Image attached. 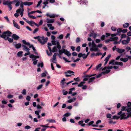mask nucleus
Returning <instances> with one entry per match:
<instances>
[{"mask_svg":"<svg viewBox=\"0 0 131 131\" xmlns=\"http://www.w3.org/2000/svg\"><path fill=\"white\" fill-rule=\"evenodd\" d=\"M101 66H96V70H102L103 72L99 74L96 75V77L99 78L101 77L102 74H105L107 73L110 72V69H112L113 68V66H108V67H105L103 68L101 67Z\"/></svg>","mask_w":131,"mask_h":131,"instance_id":"obj_1","label":"nucleus"},{"mask_svg":"<svg viewBox=\"0 0 131 131\" xmlns=\"http://www.w3.org/2000/svg\"><path fill=\"white\" fill-rule=\"evenodd\" d=\"M34 38L35 39H37L38 41L42 45L45 44L47 42L48 39L47 37L45 38L43 36L40 37L38 36L35 37Z\"/></svg>","mask_w":131,"mask_h":131,"instance_id":"obj_2","label":"nucleus"},{"mask_svg":"<svg viewBox=\"0 0 131 131\" xmlns=\"http://www.w3.org/2000/svg\"><path fill=\"white\" fill-rule=\"evenodd\" d=\"M88 45L89 47H90L92 45V47L90 48L91 51H99V49L97 48L96 46L93 41H92V43L91 42H89Z\"/></svg>","mask_w":131,"mask_h":131,"instance_id":"obj_3","label":"nucleus"},{"mask_svg":"<svg viewBox=\"0 0 131 131\" xmlns=\"http://www.w3.org/2000/svg\"><path fill=\"white\" fill-rule=\"evenodd\" d=\"M12 34V33L8 30L6 31L3 32V35L2 36V38H4L5 40H7Z\"/></svg>","mask_w":131,"mask_h":131,"instance_id":"obj_4","label":"nucleus"},{"mask_svg":"<svg viewBox=\"0 0 131 131\" xmlns=\"http://www.w3.org/2000/svg\"><path fill=\"white\" fill-rule=\"evenodd\" d=\"M118 115H120L121 119H126L128 118L129 117L131 116V115H129L128 113H122L121 111H120L118 113Z\"/></svg>","mask_w":131,"mask_h":131,"instance_id":"obj_5","label":"nucleus"},{"mask_svg":"<svg viewBox=\"0 0 131 131\" xmlns=\"http://www.w3.org/2000/svg\"><path fill=\"white\" fill-rule=\"evenodd\" d=\"M111 64L112 65H116L117 66H122L123 63L121 62L115 61L114 60H112L110 61L109 62V64Z\"/></svg>","mask_w":131,"mask_h":131,"instance_id":"obj_6","label":"nucleus"},{"mask_svg":"<svg viewBox=\"0 0 131 131\" xmlns=\"http://www.w3.org/2000/svg\"><path fill=\"white\" fill-rule=\"evenodd\" d=\"M122 111H127L128 112L131 111V106H124L122 107L121 109Z\"/></svg>","mask_w":131,"mask_h":131,"instance_id":"obj_7","label":"nucleus"},{"mask_svg":"<svg viewBox=\"0 0 131 131\" xmlns=\"http://www.w3.org/2000/svg\"><path fill=\"white\" fill-rule=\"evenodd\" d=\"M74 72L73 71L70 70H68L67 71L65 72L66 74L65 76L67 77H68L71 76L70 74L73 73Z\"/></svg>","mask_w":131,"mask_h":131,"instance_id":"obj_8","label":"nucleus"},{"mask_svg":"<svg viewBox=\"0 0 131 131\" xmlns=\"http://www.w3.org/2000/svg\"><path fill=\"white\" fill-rule=\"evenodd\" d=\"M24 9H19L17 10L16 12L17 13H20V14L21 17H22L24 14Z\"/></svg>","mask_w":131,"mask_h":131,"instance_id":"obj_9","label":"nucleus"},{"mask_svg":"<svg viewBox=\"0 0 131 131\" xmlns=\"http://www.w3.org/2000/svg\"><path fill=\"white\" fill-rule=\"evenodd\" d=\"M130 40V38L128 37H127V40H123L122 41V43L123 44H126L128 43Z\"/></svg>","mask_w":131,"mask_h":131,"instance_id":"obj_10","label":"nucleus"},{"mask_svg":"<svg viewBox=\"0 0 131 131\" xmlns=\"http://www.w3.org/2000/svg\"><path fill=\"white\" fill-rule=\"evenodd\" d=\"M48 125V124H47L46 125H40V126L43 127L41 129V131H45L46 129L47 128L50 127L49 126H47Z\"/></svg>","mask_w":131,"mask_h":131,"instance_id":"obj_11","label":"nucleus"},{"mask_svg":"<svg viewBox=\"0 0 131 131\" xmlns=\"http://www.w3.org/2000/svg\"><path fill=\"white\" fill-rule=\"evenodd\" d=\"M96 74H93L90 75H87L85 76L84 78L83 79V80L84 81H86L88 80L91 77L95 75Z\"/></svg>","mask_w":131,"mask_h":131,"instance_id":"obj_12","label":"nucleus"},{"mask_svg":"<svg viewBox=\"0 0 131 131\" xmlns=\"http://www.w3.org/2000/svg\"><path fill=\"white\" fill-rule=\"evenodd\" d=\"M111 55H109L108 56L105 58L104 61H105V62L104 64V66H105L106 64H107V62H108L109 59L111 57Z\"/></svg>","mask_w":131,"mask_h":131,"instance_id":"obj_13","label":"nucleus"},{"mask_svg":"<svg viewBox=\"0 0 131 131\" xmlns=\"http://www.w3.org/2000/svg\"><path fill=\"white\" fill-rule=\"evenodd\" d=\"M12 4V2H10L9 0H7L5 2H3V4L4 5H7L8 6L9 5H11Z\"/></svg>","mask_w":131,"mask_h":131,"instance_id":"obj_14","label":"nucleus"},{"mask_svg":"<svg viewBox=\"0 0 131 131\" xmlns=\"http://www.w3.org/2000/svg\"><path fill=\"white\" fill-rule=\"evenodd\" d=\"M13 22L14 24V26L16 28L18 29H20V27L17 24V23L14 20H13Z\"/></svg>","mask_w":131,"mask_h":131,"instance_id":"obj_15","label":"nucleus"},{"mask_svg":"<svg viewBox=\"0 0 131 131\" xmlns=\"http://www.w3.org/2000/svg\"><path fill=\"white\" fill-rule=\"evenodd\" d=\"M12 37L15 40H17L19 38V37L16 34H13L12 36Z\"/></svg>","mask_w":131,"mask_h":131,"instance_id":"obj_16","label":"nucleus"},{"mask_svg":"<svg viewBox=\"0 0 131 131\" xmlns=\"http://www.w3.org/2000/svg\"><path fill=\"white\" fill-rule=\"evenodd\" d=\"M125 51L124 49H122L117 48L116 49V51L119 53H121L124 52Z\"/></svg>","mask_w":131,"mask_h":131,"instance_id":"obj_17","label":"nucleus"},{"mask_svg":"<svg viewBox=\"0 0 131 131\" xmlns=\"http://www.w3.org/2000/svg\"><path fill=\"white\" fill-rule=\"evenodd\" d=\"M23 4L25 5L30 6L32 5L33 4L32 2H23Z\"/></svg>","mask_w":131,"mask_h":131,"instance_id":"obj_18","label":"nucleus"},{"mask_svg":"<svg viewBox=\"0 0 131 131\" xmlns=\"http://www.w3.org/2000/svg\"><path fill=\"white\" fill-rule=\"evenodd\" d=\"M47 23L48 24H49V23H53L54 22V19H47Z\"/></svg>","mask_w":131,"mask_h":131,"instance_id":"obj_19","label":"nucleus"},{"mask_svg":"<svg viewBox=\"0 0 131 131\" xmlns=\"http://www.w3.org/2000/svg\"><path fill=\"white\" fill-rule=\"evenodd\" d=\"M57 54L56 53H54L52 58V62L54 63H56V56H57Z\"/></svg>","mask_w":131,"mask_h":131,"instance_id":"obj_20","label":"nucleus"},{"mask_svg":"<svg viewBox=\"0 0 131 131\" xmlns=\"http://www.w3.org/2000/svg\"><path fill=\"white\" fill-rule=\"evenodd\" d=\"M22 47L23 48V50H24L28 52L30 50V49L25 45H23Z\"/></svg>","mask_w":131,"mask_h":131,"instance_id":"obj_21","label":"nucleus"},{"mask_svg":"<svg viewBox=\"0 0 131 131\" xmlns=\"http://www.w3.org/2000/svg\"><path fill=\"white\" fill-rule=\"evenodd\" d=\"M47 26L49 28V29L51 30H53L54 29V27L52 26V24H47Z\"/></svg>","mask_w":131,"mask_h":131,"instance_id":"obj_22","label":"nucleus"},{"mask_svg":"<svg viewBox=\"0 0 131 131\" xmlns=\"http://www.w3.org/2000/svg\"><path fill=\"white\" fill-rule=\"evenodd\" d=\"M48 48L49 49V50L50 51V54H49L48 53V50H46V52H47V53L48 55L49 56H50L52 54V53H51L52 49H51V48L49 46H48Z\"/></svg>","mask_w":131,"mask_h":131,"instance_id":"obj_23","label":"nucleus"},{"mask_svg":"<svg viewBox=\"0 0 131 131\" xmlns=\"http://www.w3.org/2000/svg\"><path fill=\"white\" fill-rule=\"evenodd\" d=\"M64 54L66 55L68 57H69L71 55V53L70 52L66 50L65 51Z\"/></svg>","mask_w":131,"mask_h":131,"instance_id":"obj_24","label":"nucleus"},{"mask_svg":"<svg viewBox=\"0 0 131 131\" xmlns=\"http://www.w3.org/2000/svg\"><path fill=\"white\" fill-rule=\"evenodd\" d=\"M76 100V98L73 97V99H70L67 101V102L69 103H71L72 102H74Z\"/></svg>","mask_w":131,"mask_h":131,"instance_id":"obj_25","label":"nucleus"},{"mask_svg":"<svg viewBox=\"0 0 131 131\" xmlns=\"http://www.w3.org/2000/svg\"><path fill=\"white\" fill-rule=\"evenodd\" d=\"M21 43H19L15 45V48L17 49L20 48L21 47Z\"/></svg>","mask_w":131,"mask_h":131,"instance_id":"obj_26","label":"nucleus"},{"mask_svg":"<svg viewBox=\"0 0 131 131\" xmlns=\"http://www.w3.org/2000/svg\"><path fill=\"white\" fill-rule=\"evenodd\" d=\"M120 60L121 61H123L124 62H126L128 60V59L127 58H121L120 59Z\"/></svg>","mask_w":131,"mask_h":131,"instance_id":"obj_27","label":"nucleus"},{"mask_svg":"<svg viewBox=\"0 0 131 131\" xmlns=\"http://www.w3.org/2000/svg\"><path fill=\"white\" fill-rule=\"evenodd\" d=\"M66 50L64 49H62L61 50H59V53L60 54H61L63 53H64Z\"/></svg>","mask_w":131,"mask_h":131,"instance_id":"obj_28","label":"nucleus"},{"mask_svg":"<svg viewBox=\"0 0 131 131\" xmlns=\"http://www.w3.org/2000/svg\"><path fill=\"white\" fill-rule=\"evenodd\" d=\"M65 80V79L64 78L61 81V84L62 86L61 87L63 88H64V81Z\"/></svg>","mask_w":131,"mask_h":131,"instance_id":"obj_29","label":"nucleus"},{"mask_svg":"<svg viewBox=\"0 0 131 131\" xmlns=\"http://www.w3.org/2000/svg\"><path fill=\"white\" fill-rule=\"evenodd\" d=\"M35 114L37 115L38 118H40L41 116L39 115V111H35Z\"/></svg>","mask_w":131,"mask_h":131,"instance_id":"obj_30","label":"nucleus"},{"mask_svg":"<svg viewBox=\"0 0 131 131\" xmlns=\"http://www.w3.org/2000/svg\"><path fill=\"white\" fill-rule=\"evenodd\" d=\"M23 52L22 51L18 52L17 53V55L18 57H21L22 56Z\"/></svg>","mask_w":131,"mask_h":131,"instance_id":"obj_31","label":"nucleus"},{"mask_svg":"<svg viewBox=\"0 0 131 131\" xmlns=\"http://www.w3.org/2000/svg\"><path fill=\"white\" fill-rule=\"evenodd\" d=\"M46 121L49 123H55L56 122L55 120L53 119H47Z\"/></svg>","mask_w":131,"mask_h":131,"instance_id":"obj_32","label":"nucleus"},{"mask_svg":"<svg viewBox=\"0 0 131 131\" xmlns=\"http://www.w3.org/2000/svg\"><path fill=\"white\" fill-rule=\"evenodd\" d=\"M95 79V77H94L90 78L89 79V80L88 81V82L89 83H90L92 82L93 81H94V80Z\"/></svg>","mask_w":131,"mask_h":131,"instance_id":"obj_33","label":"nucleus"},{"mask_svg":"<svg viewBox=\"0 0 131 131\" xmlns=\"http://www.w3.org/2000/svg\"><path fill=\"white\" fill-rule=\"evenodd\" d=\"M129 26V24L128 23H126L123 25V27L124 28H126L128 27Z\"/></svg>","mask_w":131,"mask_h":131,"instance_id":"obj_34","label":"nucleus"},{"mask_svg":"<svg viewBox=\"0 0 131 131\" xmlns=\"http://www.w3.org/2000/svg\"><path fill=\"white\" fill-rule=\"evenodd\" d=\"M22 41L24 44L26 45L27 46H29L30 45V44L29 42H26V40H23Z\"/></svg>","mask_w":131,"mask_h":131,"instance_id":"obj_35","label":"nucleus"},{"mask_svg":"<svg viewBox=\"0 0 131 131\" xmlns=\"http://www.w3.org/2000/svg\"><path fill=\"white\" fill-rule=\"evenodd\" d=\"M85 83V82L84 81H82L78 85V86L79 87H80L83 86V84H84Z\"/></svg>","mask_w":131,"mask_h":131,"instance_id":"obj_36","label":"nucleus"},{"mask_svg":"<svg viewBox=\"0 0 131 131\" xmlns=\"http://www.w3.org/2000/svg\"><path fill=\"white\" fill-rule=\"evenodd\" d=\"M34 22H35L32 21H27V23L28 24H29V25H31L32 24H34Z\"/></svg>","mask_w":131,"mask_h":131,"instance_id":"obj_37","label":"nucleus"},{"mask_svg":"<svg viewBox=\"0 0 131 131\" xmlns=\"http://www.w3.org/2000/svg\"><path fill=\"white\" fill-rule=\"evenodd\" d=\"M28 15L29 17L31 18L36 19V17H35L33 15H30V13H28Z\"/></svg>","mask_w":131,"mask_h":131,"instance_id":"obj_38","label":"nucleus"},{"mask_svg":"<svg viewBox=\"0 0 131 131\" xmlns=\"http://www.w3.org/2000/svg\"><path fill=\"white\" fill-rule=\"evenodd\" d=\"M43 86V85L42 84L40 85L37 88V90H39L41 89Z\"/></svg>","mask_w":131,"mask_h":131,"instance_id":"obj_39","label":"nucleus"},{"mask_svg":"<svg viewBox=\"0 0 131 131\" xmlns=\"http://www.w3.org/2000/svg\"><path fill=\"white\" fill-rule=\"evenodd\" d=\"M56 51H57L56 47V46H54L53 48L52 49V50L51 52H55Z\"/></svg>","mask_w":131,"mask_h":131,"instance_id":"obj_40","label":"nucleus"},{"mask_svg":"<svg viewBox=\"0 0 131 131\" xmlns=\"http://www.w3.org/2000/svg\"><path fill=\"white\" fill-rule=\"evenodd\" d=\"M71 115V113H67L64 115L63 116L66 117H68Z\"/></svg>","mask_w":131,"mask_h":131,"instance_id":"obj_41","label":"nucleus"},{"mask_svg":"<svg viewBox=\"0 0 131 131\" xmlns=\"http://www.w3.org/2000/svg\"><path fill=\"white\" fill-rule=\"evenodd\" d=\"M119 117V116H117L116 115H114L113 116L112 118L114 119H117Z\"/></svg>","mask_w":131,"mask_h":131,"instance_id":"obj_42","label":"nucleus"},{"mask_svg":"<svg viewBox=\"0 0 131 131\" xmlns=\"http://www.w3.org/2000/svg\"><path fill=\"white\" fill-rule=\"evenodd\" d=\"M89 52L88 53L87 55H86V54H83V56L82 57L84 59L86 58L88 56L89 54Z\"/></svg>","mask_w":131,"mask_h":131,"instance_id":"obj_43","label":"nucleus"},{"mask_svg":"<svg viewBox=\"0 0 131 131\" xmlns=\"http://www.w3.org/2000/svg\"><path fill=\"white\" fill-rule=\"evenodd\" d=\"M22 93L24 95H26V90L25 89H24L22 92Z\"/></svg>","mask_w":131,"mask_h":131,"instance_id":"obj_44","label":"nucleus"},{"mask_svg":"<svg viewBox=\"0 0 131 131\" xmlns=\"http://www.w3.org/2000/svg\"><path fill=\"white\" fill-rule=\"evenodd\" d=\"M13 97V95L11 94L8 95L7 96V97L9 99L12 98Z\"/></svg>","mask_w":131,"mask_h":131,"instance_id":"obj_45","label":"nucleus"},{"mask_svg":"<svg viewBox=\"0 0 131 131\" xmlns=\"http://www.w3.org/2000/svg\"><path fill=\"white\" fill-rule=\"evenodd\" d=\"M56 16V15L53 14H51L50 15V18H54Z\"/></svg>","mask_w":131,"mask_h":131,"instance_id":"obj_46","label":"nucleus"},{"mask_svg":"<svg viewBox=\"0 0 131 131\" xmlns=\"http://www.w3.org/2000/svg\"><path fill=\"white\" fill-rule=\"evenodd\" d=\"M121 40V39L118 42H117V41H115L114 42V43L115 44H116L117 43H120Z\"/></svg>","mask_w":131,"mask_h":131,"instance_id":"obj_47","label":"nucleus"},{"mask_svg":"<svg viewBox=\"0 0 131 131\" xmlns=\"http://www.w3.org/2000/svg\"><path fill=\"white\" fill-rule=\"evenodd\" d=\"M63 38V35L62 34L60 35L58 37V38L59 39H62Z\"/></svg>","mask_w":131,"mask_h":131,"instance_id":"obj_48","label":"nucleus"},{"mask_svg":"<svg viewBox=\"0 0 131 131\" xmlns=\"http://www.w3.org/2000/svg\"><path fill=\"white\" fill-rule=\"evenodd\" d=\"M7 40L9 42H12L13 41V39L12 38H9Z\"/></svg>","mask_w":131,"mask_h":131,"instance_id":"obj_49","label":"nucleus"},{"mask_svg":"<svg viewBox=\"0 0 131 131\" xmlns=\"http://www.w3.org/2000/svg\"><path fill=\"white\" fill-rule=\"evenodd\" d=\"M49 1V0H46V1L44 2L43 3V4H44L45 5H46L48 4V1Z\"/></svg>","mask_w":131,"mask_h":131,"instance_id":"obj_50","label":"nucleus"},{"mask_svg":"<svg viewBox=\"0 0 131 131\" xmlns=\"http://www.w3.org/2000/svg\"><path fill=\"white\" fill-rule=\"evenodd\" d=\"M52 44L53 45H56V42L55 40H52L51 41Z\"/></svg>","mask_w":131,"mask_h":131,"instance_id":"obj_51","label":"nucleus"},{"mask_svg":"<svg viewBox=\"0 0 131 131\" xmlns=\"http://www.w3.org/2000/svg\"><path fill=\"white\" fill-rule=\"evenodd\" d=\"M105 36L104 35H103L101 36V40H103L105 39Z\"/></svg>","mask_w":131,"mask_h":131,"instance_id":"obj_52","label":"nucleus"},{"mask_svg":"<svg viewBox=\"0 0 131 131\" xmlns=\"http://www.w3.org/2000/svg\"><path fill=\"white\" fill-rule=\"evenodd\" d=\"M38 30L39 29L38 28H36L34 30V31L33 32V33L34 34L36 32H37Z\"/></svg>","mask_w":131,"mask_h":131,"instance_id":"obj_53","label":"nucleus"},{"mask_svg":"<svg viewBox=\"0 0 131 131\" xmlns=\"http://www.w3.org/2000/svg\"><path fill=\"white\" fill-rule=\"evenodd\" d=\"M126 37V35L124 34H122L121 36V38H125Z\"/></svg>","mask_w":131,"mask_h":131,"instance_id":"obj_54","label":"nucleus"},{"mask_svg":"<svg viewBox=\"0 0 131 131\" xmlns=\"http://www.w3.org/2000/svg\"><path fill=\"white\" fill-rule=\"evenodd\" d=\"M80 46L77 47L76 49V50L78 52H79L80 50Z\"/></svg>","mask_w":131,"mask_h":131,"instance_id":"obj_55","label":"nucleus"},{"mask_svg":"<svg viewBox=\"0 0 131 131\" xmlns=\"http://www.w3.org/2000/svg\"><path fill=\"white\" fill-rule=\"evenodd\" d=\"M80 40V37H78L76 39V43H79Z\"/></svg>","mask_w":131,"mask_h":131,"instance_id":"obj_56","label":"nucleus"},{"mask_svg":"<svg viewBox=\"0 0 131 131\" xmlns=\"http://www.w3.org/2000/svg\"><path fill=\"white\" fill-rule=\"evenodd\" d=\"M42 2V0H40L38 2L37 6V7H38L40 5V4Z\"/></svg>","mask_w":131,"mask_h":131,"instance_id":"obj_57","label":"nucleus"},{"mask_svg":"<svg viewBox=\"0 0 131 131\" xmlns=\"http://www.w3.org/2000/svg\"><path fill=\"white\" fill-rule=\"evenodd\" d=\"M117 35H120L118 34H114L111 35V36L112 37H113L116 36Z\"/></svg>","mask_w":131,"mask_h":131,"instance_id":"obj_58","label":"nucleus"},{"mask_svg":"<svg viewBox=\"0 0 131 131\" xmlns=\"http://www.w3.org/2000/svg\"><path fill=\"white\" fill-rule=\"evenodd\" d=\"M20 4V2L19 1H18L16 3V4H15V6H16L17 7L19 6Z\"/></svg>","mask_w":131,"mask_h":131,"instance_id":"obj_59","label":"nucleus"},{"mask_svg":"<svg viewBox=\"0 0 131 131\" xmlns=\"http://www.w3.org/2000/svg\"><path fill=\"white\" fill-rule=\"evenodd\" d=\"M47 74V73L46 72L45 73H43L41 74V76L42 77H44L46 76V74Z\"/></svg>","mask_w":131,"mask_h":131,"instance_id":"obj_60","label":"nucleus"},{"mask_svg":"<svg viewBox=\"0 0 131 131\" xmlns=\"http://www.w3.org/2000/svg\"><path fill=\"white\" fill-rule=\"evenodd\" d=\"M24 5L23 4V3L22 2L20 3V7L22 8V9H24L23 7H24Z\"/></svg>","mask_w":131,"mask_h":131,"instance_id":"obj_61","label":"nucleus"},{"mask_svg":"<svg viewBox=\"0 0 131 131\" xmlns=\"http://www.w3.org/2000/svg\"><path fill=\"white\" fill-rule=\"evenodd\" d=\"M117 31L118 32L121 33L122 32V29L121 28H118L117 29Z\"/></svg>","mask_w":131,"mask_h":131,"instance_id":"obj_62","label":"nucleus"},{"mask_svg":"<svg viewBox=\"0 0 131 131\" xmlns=\"http://www.w3.org/2000/svg\"><path fill=\"white\" fill-rule=\"evenodd\" d=\"M31 128V127L28 125L26 126L25 127V128L26 129H28Z\"/></svg>","mask_w":131,"mask_h":131,"instance_id":"obj_63","label":"nucleus"},{"mask_svg":"<svg viewBox=\"0 0 131 131\" xmlns=\"http://www.w3.org/2000/svg\"><path fill=\"white\" fill-rule=\"evenodd\" d=\"M106 116L107 118H110L111 117L112 115L110 114H108Z\"/></svg>","mask_w":131,"mask_h":131,"instance_id":"obj_64","label":"nucleus"}]
</instances>
